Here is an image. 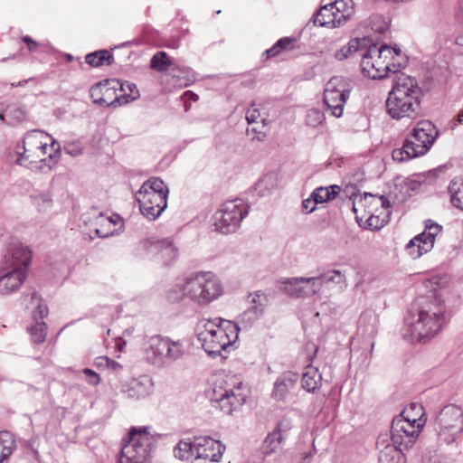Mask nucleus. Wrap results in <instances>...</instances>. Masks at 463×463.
<instances>
[{"mask_svg":"<svg viewBox=\"0 0 463 463\" xmlns=\"http://www.w3.org/2000/svg\"><path fill=\"white\" fill-rule=\"evenodd\" d=\"M108 356H99L94 360V365L98 369H107L108 368Z\"/></svg>","mask_w":463,"mask_h":463,"instance_id":"obj_57","label":"nucleus"},{"mask_svg":"<svg viewBox=\"0 0 463 463\" xmlns=\"http://www.w3.org/2000/svg\"><path fill=\"white\" fill-rule=\"evenodd\" d=\"M195 458L209 459L219 462L225 450V446L219 440L208 436L194 438Z\"/></svg>","mask_w":463,"mask_h":463,"instance_id":"obj_20","label":"nucleus"},{"mask_svg":"<svg viewBox=\"0 0 463 463\" xmlns=\"http://www.w3.org/2000/svg\"><path fill=\"white\" fill-rule=\"evenodd\" d=\"M185 347L182 340H172L167 336L154 335L148 341L146 359L157 365H165L182 359Z\"/></svg>","mask_w":463,"mask_h":463,"instance_id":"obj_9","label":"nucleus"},{"mask_svg":"<svg viewBox=\"0 0 463 463\" xmlns=\"http://www.w3.org/2000/svg\"><path fill=\"white\" fill-rule=\"evenodd\" d=\"M285 440L286 439L282 436H280V434H278L277 432L271 430L270 432L268 433L267 437L263 441V454L265 456H269L279 452L282 449V445L285 442Z\"/></svg>","mask_w":463,"mask_h":463,"instance_id":"obj_34","label":"nucleus"},{"mask_svg":"<svg viewBox=\"0 0 463 463\" xmlns=\"http://www.w3.org/2000/svg\"><path fill=\"white\" fill-rule=\"evenodd\" d=\"M456 43H457L458 46L463 47V33H462L461 34H459V35L456 38Z\"/></svg>","mask_w":463,"mask_h":463,"instance_id":"obj_62","label":"nucleus"},{"mask_svg":"<svg viewBox=\"0 0 463 463\" xmlns=\"http://www.w3.org/2000/svg\"><path fill=\"white\" fill-rule=\"evenodd\" d=\"M82 373L86 375L88 383L93 386H97L100 383V376L93 370L90 368L83 369Z\"/></svg>","mask_w":463,"mask_h":463,"instance_id":"obj_53","label":"nucleus"},{"mask_svg":"<svg viewBox=\"0 0 463 463\" xmlns=\"http://www.w3.org/2000/svg\"><path fill=\"white\" fill-rule=\"evenodd\" d=\"M86 62L91 67L110 65L114 62V56L108 50H99L85 56Z\"/></svg>","mask_w":463,"mask_h":463,"instance_id":"obj_35","label":"nucleus"},{"mask_svg":"<svg viewBox=\"0 0 463 463\" xmlns=\"http://www.w3.org/2000/svg\"><path fill=\"white\" fill-rule=\"evenodd\" d=\"M317 278L323 279V284L325 282H334L336 284H345L346 286V278L345 275L337 269L327 271Z\"/></svg>","mask_w":463,"mask_h":463,"instance_id":"obj_47","label":"nucleus"},{"mask_svg":"<svg viewBox=\"0 0 463 463\" xmlns=\"http://www.w3.org/2000/svg\"><path fill=\"white\" fill-rule=\"evenodd\" d=\"M171 296L174 300H181L184 297L199 306H206L219 298L223 293V287L218 277L213 272H196L187 277L183 284L175 285Z\"/></svg>","mask_w":463,"mask_h":463,"instance_id":"obj_4","label":"nucleus"},{"mask_svg":"<svg viewBox=\"0 0 463 463\" xmlns=\"http://www.w3.org/2000/svg\"><path fill=\"white\" fill-rule=\"evenodd\" d=\"M146 255L163 266L172 265L178 257V249L168 239L156 241L146 240Z\"/></svg>","mask_w":463,"mask_h":463,"instance_id":"obj_16","label":"nucleus"},{"mask_svg":"<svg viewBox=\"0 0 463 463\" xmlns=\"http://www.w3.org/2000/svg\"><path fill=\"white\" fill-rule=\"evenodd\" d=\"M434 431L441 444H452L463 433V410L454 404L444 406L435 416Z\"/></svg>","mask_w":463,"mask_h":463,"instance_id":"obj_7","label":"nucleus"},{"mask_svg":"<svg viewBox=\"0 0 463 463\" xmlns=\"http://www.w3.org/2000/svg\"><path fill=\"white\" fill-rule=\"evenodd\" d=\"M33 204L40 212L47 211L52 205V199L49 193H40L32 195Z\"/></svg>","mask_w":463,"mask_h":463,"instance_id":"obj_45","label":"nucleus"},{"mask_svg":"<svg viewBox=\"0 0 463 463\" xmlns=\"http://www.w3.org/2000/svg\"><path fill=\"white\" fill-rule=\"evenodd\" d=\"M377 447L379 449V463H406L404 451L407 449H402L401 446L389 440L387 434L379 436Z\"/></svg>","mask_w":463,"mask_h":463,"instance_id":"obj_21","label":"nucleus"},{"mask_svg":"<svg viewBox=\"0 0 463 463\" xmlns=\"http://www.w3.org/2000/svg\"><path fill=\"white\" fill-rule=\"evenodd\" d=\"M389 208L390 202L386 197L371 194H364L362 196L356 197L353 203V210L355 213L358 211H364L366 215L384 213L387 216L389 214Z\"/></svg>","mask_w":463,"mask_h":463,"instance_id":"obj_19","label":"nucleus"},{"mask_svg":"<svg viewBox=\"0 0 463 463\" xmlns=\"http://www.w3.org/2000/svg\"><path fill=\"white\" fill-rule=\"evenodd\" d=\"M144 188H145V183H143L141 184L139 190L135 194V199H136V201L138 203V208H139V211H140V213L142 214H145V205L143 204L142 199H141L142 191H143Z\"/></svg>","mask_w":463,"mask_h":463,"instance_id":"obj_56","label":"nucleus"},{"mask_svg":"<svg viewBox=\"0 0 463 463\" xmlns=\"http://www.w3.org/2000/svg\"><path fill=\"white\" fill-rule=\"evenodd\" d=\"M107 369L118 373L122 369V365L119 363L109 358Z\"/></svg>","mask_w":463,"mask_h":463,"instance_id":"obj_59","label":"nucleus"},{"mask_svg":"<svg viewBox=\"0 0 463 463\" xmlns=\"http://www.w3.org/2000/svg\"><path fill=\"white\" fill-rule=\"evenodd\" d=\"M383 214V213L366 215V222L368 227H370L373 230L380 229L383 225L384 222V220L380 221V216Z\"/></svg>","mask_w":463,"mask_h":463,"instance_id":"obj_52","label":"nucleus"},{"mask_svg":"<svg viewBox=\"0 0 463 463\" xmlns=\"http://www.w3.org/2000/svg\"><path fill=\"white\" fill-rule=\"evenodd\" d=\"M146 196L148 194L155 193L162 195H168V187L165 184L164 181L159 177H151L146 180Z\"/></svg>","mask_w":463,"mask_h":463,"instance_id":"obj_43","label":"nucleus"},{"mask_svg":"<svg viewBox=\"0 0 463 463\" xmlns=\"http://www.w3.org/2000/svg\"><path fill=\"white\" fill-rule=\"evenodd\" d=\"M423 238L420 237V234H418L417 236L412 238L406 245V250L412 259H417L420 257L422 254L430 251L421 250V245L423 244Z\"/></svg>","mask_w":463,"mask_h":463,"instance_id":"obj_44","label":"nucleus"},{"mask_svg":"<svg viewBox=\"0 0 463 463\" xmlns=\"http://www.w3.org/2000/svg\"><path fill=\"white\" fill-rule=\"evenodd\" d=\"M99 222L101 224V228L95 229V233L99 238H107L109 236H113L115 234V231H105L103 229L104 226H110L111 224H122L123 220L118 214H113L109 217H105L102 213H99L98 216Z\"/></svg>","mask_w":463,"mask_h":463,"instance_id":"obj_37","label":"nucleus"},{"mask_svg":"<svg viewBox=\"0 0 463 463\" xmlns=\"http://www.w3.org/2000/svg\"><path fill=\"white\" fill-rule=\"evenodd\" d=\"M52 137L45 132L33 129L28 131L22 140L15 146V154L17 158L15 163L28 168H33L35 163L46 162L45 155L49 153V159H53L61 151V146L56 140H52L51 144L48 141Z\"/></svg>","mask_w":463,"mask_h":463,"instance_id":"obj_5","label":"nucleus"},{"mask_svg":"<svg viewBox=\"0 0 463 463\" xmlns=\"http://www.w3.org/2000/svg\"><path fill=\"white\" fill-rule=\"evenodd\" d=\"M442 227L436 222L428 221L425 226V230L420 233V237L423 238L424 241L421 245V250H431L434 246L436 237L440 233Z\"/></svg>","mask_w":463,"mask_h":463,"instance_id":"obj_33","label":"nucleus"},{"mask_svg":"<svg viewBox=\"0 0 463 463\" xmlns=\"http://www.w3.org/2000/svg\"><path fill=\"white\" fill-rule=\"evenodd\" d=\"M422 97V90L415 79L399 75L386 99L387 113L396 120L415 119L421 115Z\"/></svg>","mask_w":463,"mask_h":463,"instance_id":"obj_2","label":"nucleus"},{"mask_svg":"<svg viewBox=\"0 0 463 463\" xmlns=\"http://www.w3.org/2000/svg\"><path fill=\"white\" fill-rule=\"evenodd\" d=\"M15 449V442L8 432H0V463L6 459Z\"/></svg>","mask_w":463,"mask_h":463,"instance_id":"obj_41","label":"nucleus"},{"mask_svg":"<svg viewBox=\"0 0 463 463\" xmlns=\"http://www.w3.org/2000/svg\"><path fill=\"white\" fill-rule=\"evenodd\" d=\"M118 90H125L119 80H105L92 86L90 95L95 104L102 107L121 105L123 97L117 93Z\"/></svg>","mask_w":463,"mask_h":463,"instance_id":"obj_14","label":"nucleus"},{"mask_svg":"<svg viewBox=\"0 0 463 463\" xmlns=\"http://www.w3.org/2000/svg\"><path fill=\"white\" fill-rule=\"evenodd\" d=\"M324 120V115L317 109H312L307 111V124L311 127L319 126Z\"/></svg>","mask_w":463,"mask_h":463,"instance_id":"obj_51","label":"nucleus"},{"mask_svg":"<svg viewBox=\"0 0 463 463\" xmlns=\"http://www.w3.org/2000/svg\"><path fill=\"white\" fill-rule=\"evenodd\" d=\"M424 414V409L421 404L418 402H411L396 417L402 418L408 423L416 426V428L422 429L426 423Z\"/></svg>","mask_w":463,"mask_h":463,"instance_id":"obj_26","label":"nucleus"},{"mask_svg":"<svg viewBox=\"0 0 463 463\" xmlns=\"http://www.w3.org/2000/svg\"><path fill=\"white\" fill-rule=\"evenodd\" d=\"M240 327L237 323L215 317L202 318L195 326L198 341L204 352L212 358L223 356L237 341Z\"/></svg>","mask_w":463,"mask_h":463,"instance_id":"obj_3","label":"nucleus"},{"mask_svg":"<svg viewBox=\"0 0 463 463\" xmlns=\"http://www.w3.org/2000/svg\"><path fill=\"white\" fill-rule=\"evenodd\" d=\"M313 22L315 25L327 26L331 28L339 27L342 24L338 16L335 15V10L331 4L322 6L314 15Z\"/></svg>","mask_w":463,"mask_h":463,"instance_id":"obj_28","label":"nucleus"},{"mask_svg":"<svg viewBox=\"0 0 463 463\" xmlns=\"http://www.w3.org/2000/svg\"><path fill=\"white\" fill-rule=\"evenodd\" d=\"M26 278L27 273L19 269L0 266V295H10L18 291Z\"/></svg>","mask_w":463,"mask_h":463,"instance_id":"obj_22","label":"nucleus"},{"mask_svg":"<svg viewBox=\"0 0 463 463\" xmlns=\"http://www.w3.org/2000/svg\"><path fill=\"white\" fill-rule=\"evenodd\" d=\"M67 153L72 156H77L80 154V151L67 150Z\"/></svg>","mask_w":463,"mask_h":463,"instance_id":"obj_64","label":"nucleus"},{"mask_svg":"<svg viewBox=\"0 0 463 463\" xmlns=\"http://www.w3.org/2000/svg\"><path fill=\"white\" fill-rule=\"evenodd\" d=\"M322 375L318 369L311 364L306 366L302 375V387L308 392H314L320 388Z\"/></svg>","mask_w":463,"mask_h":463,"instance_id":"obj_30","label":"nucleus"},{"mask_svg":"<svg viewBox=\"0 0 463 463\" xmlns=\"http://www.w3.org/2000/svg\"><path fill=\"white\" fill-rule=\"evenodd\" d=\"M23 41L28 45V49L30 52H34L38 47V43L28 35L24 36L23 38Z\"/></svg>","mask_w":463,"mask_h":463,"instance_id":"obj_58","label":"nucleus"},{"mask_svg":"<svg viewBox=\"0 0 463 463\" xmlns=\"http://www.w3.org/2000/svg\"><path fill=\"white\" fill-rule=\"evenodd\" d=\"M168 195L148 194L146 196V219L156 220L167 207Z\"/></svg>","mask_w":463,"mask_h":463,"instance_id":"obj_27","label":"nucleus"},{"mask_svg":"<svg viewBox=\"0 0 463 463\" xmlns=\"http://www.w3.org/2000/svg\"><path fill=\"white\" fill-rule=\"evenodd\" d=\"M35 323L29 327V332L31 335V339L34 344H42L44 342L47 332V326L43 321L37 317Z\"/></svg>","mask_w":463,"mask_h":463,"instance_id":"obj_42","label":"nucleus"},{"mask_svg":"<svg viewBox=\"0 0 463 463\" xmlns=\"http://www.w3.org/2000/svg\"><path fill=\"white\" fill-rule=\"evenodd\" d=\"M121 84L124 85L125 88V90H119L120 92H124V95H122L123 99H121L122 104L129 100H134L139 96L138 89L135 84L129 82Z\"/></svg>","mask_w":463,"mask_h":463,"instance_id":"obj_49","label":"nucleus"},{"mask_svg":"<svg viewBox=\"0 0 463 463\" xmlns=\"http://www.w3.org/2000/svg\"><path fill=\"white\" fill-rule=\"evenodd\" d=\"M260 117V114L259 112L258 109H250L246 113V119L249 124H252L257 122L258 118Z\"/></svg>","mask_w":463,"mask_h":463,"instance_id":"obj_55","label":"nucleus"},{"mask_svg":"<svg viewBox=\"0 0 463 463\" xmlns=\"http://www.w3.org/2000/svg\"><path fill=\"white\" fill-rule=\"evenodd\" d=\"M421 143L412 139V133L405 139L401 148L394 149L392 156L394 161L403 162L425 155L428 151H420L418 146Z\"/></svg>","mask_w":463,"mask_h":463,"instance_id":"obj_25","label":"nucleus"},{"mask_svg":"<svg viewBox=\"0 0 463 463\" xmlns=\"http://www.w3.org/2000/svg\"><path fill=\"white\" fill-rule=\"evenodd\" d=\"M282 290L294 298H307L317 294L323 287V279L294 277L280 280Z\"/></svg>","mask_w":463,"mask_h":463,"instance_id":"obj_13","label":"nucleus"},{"mask_svg":"<svg viewBox=\"0 0 463 463\" xmlns=\"http://www.w3.org/2000/svg\"><path fill=\"white\" fill-rule=\"evenodd\" d=\"M457 121L459 123V124H462L463 123V110H461L458 115V118H457Z\"/></svg>","mask_w":463,"mask_h":463,"instance_id":"obj_63","label":"nucleus"},{"mask_svg":"<svg viewBox=\"0 0 463 463\" xmlns=\"http://www.w3.org/2000/svg\"><path fill=\"white\" fill-rule=\"evenodd\" d=\"M23 302L26 305L27 307L34 309L33 312V317L34 319L37 317L43 319L45 317H47L48 307L46 305L43 304V299L36 291L24 294L23 296Z\"/></svg>","mask_w":463,"mask_h":463,"instance_id":"obj_29","label":"nucleus"},{"mask_svg":"<svg viewBox=\"0 0 463 463\" xmlns=\"http://www.w3.org/2000/svg\"><path fill=\"white\" fill-rule=\"evenodd\" d=\"M184 96L194 101H196L198 99V95L191 90L185 91Z\"/></svg>","mask_w":463,"mask_h":463,"instance_id":"obj_61","label":"nucleus"},{"mask_svg":"<svg viewBox=\"0 0 463 463\" xmlns=\"http://www.w3.org/2000/svg\"><path fill=\"white\" fill-rule=\"evenodd\" d=\"M249 298H251L250 306L239 317V323L244 328L251 327L264 315L269 303L268 296L261 291L250 294Z\"/></svg>","mask_w":463,"mask_h":463,"instance_id":"obj_18","label":"nucleus"},{"mask_svg":"<svg viewBox=\"0 0 463 463\" xmlns=\"http://www.w3.org/2000/svg\"><path fill=\"white\" fill-rule=\"evenodd\" d=\"M411 133L412 139L421 143L418 146L420 151H429L439 134L436 127L429 120L418 122Z\"/></svg>","mask_w":463,"mask_h":463,"instance_id":"obj_23","label":"nucleus"},{"mask_svg":"<svg viewBox=\"0 0 463 463\" xmlns=\"http://www.w3.org/2000/svg\"><path fill=\"white\" fill-rule=\"evenodd\" d=\"M335 10V15L344 24L354 14V4L353 0H335L330 3Z\"/></svg>","mask_w":463,"mask_h":463,"instance_id":"obj_31","label":"nucleus"},{"mask_svg":"<svg viewBox=\"0 0 463 463\" xmlns=\"http://www.w3.org/2000/svg\"><path fill=\"white\" fill-rule=\"evenodd\" d=\"M292 420L288 417H283L272 430L274 432L280 434L285 439L288 437L289 430L292 429Z\"/></svg>","mask_w":463,"mask_h":463,"instance_id":"obj_50","label":"nucleus"},{"mask_svg":"<svg viewBox=\"0 0 463 463\" xmlns=\"http://www.w3.org/2000/svg\"><path fill=\"white\" fill-rule=\"evenodd\" d=\"M31 259L32 251L28 246L21 242H12L8 245L0 266L19 269L27 273Z\"/></svg>","mask_w":463,"mask_h":463,"instance_id":"obj_17","label":"nucleus"},{"mask_svg":"<svg viewBox=\"0 0 463 463\" xmlns=\"http://www.w3.org/2000/svg\"><path fill=\"white\" fill-rule=\"evenodd\" d=\"M428 293L419 296L405 319V335L411 341H427L439 333L446 323L445 290L439 279L424 282Z\"/></svg>","mask_w":463,"mask_h":463,"instance_id":"obj_1","label":"nucleus"},{"mask_svg":"<svg viewBox=\"0 0 463 463\" xmlns=\"http://www.w3.org/2000/svg\"><path fill=\"white\" fill-rule=\"evenodd\" d=\"M118 463H145V427L130 430L123 440Z\"/></svg>","mask_w":463,"mask_h":463,"instance_id":"obj_12","label":"nucleus"},{"mask_svg":"<svg viewBox=\"0 0 463 463\" xmlns=\"http://www.w3.org/2000/svg\"><path fill=\"white\" fill-rule=\"evenodd\" d=\"M248 213L249 206L242 200L227 201L213 214L215 230L223 234L235 232Z\"/></svg>","mask_w":463,"mask_h":463,"instance_id":"obj_10","label":"nucleus"},{"mask_svg":"<svg viewBox=\"0 0 463 463\" xmlns=\"http://www.w3.org/2000/svg\"><path fill=\"white\" fill-rule=\"evenodd\" d=\"M340 191L338 185H331L329 187H318L311 193V196L315 203H323L333 200Z\"/></svg>","mask_w":463,"mask_h":463,"instance_id":"obj_38","label":"nucleus"},{"mask_svg":"<svg viewBox=\"0 0 463 463\" xmlns=\"http://www.w3.org/2000/svg\"><path fill=\"white\" fill-rule=\"evenodd\" d=\"M420 430L421 429L395 416L392 422L389 440L402 449H409L416 442Z\"/></svg>","mask_w":463,"mask_h":463,"instance_id":"obj_15","label":"nucleus"},{"mask_svg":"<svg viewBox=\"0 0 463 463\" xmlns=\"http://www.w3.org/2000/svg\"><path fill=\"white\" fill-rule=\"evenodd\" d=\"M292 43V39L288 37H284L279 39L270 49L267 50L265 52L269 57H274L279 54L281 51L286 50Z\"/></svg>","mask_w":463,"mask_h":463,"instance_id":"obj_48","label":"nucleus"},{"mask_svg":"<svg viewBox=\"0 0 463 463\" xmlns=\"http://www.w3.org/2000/svg\"><path fill=\"white\" fill-rule=\"evenodd\" d=\"M351 90L352 83L347 78L334 76L327 81L324 90V103L335 118L343 115Z\"/></svg>","mask_w":463,"mask_h":463,"instance_id":"obj_11","label":"nucleus"},{"mask_svg":"<svg viewBox=\"0 0 463 463\" xmlns=\"http://www.w3.org/2000/svg\"><path fill=\"white\" fill-rule=\"evenodd\" d=\"M174 455L181 460L189 459L192 456L195 457L194 440H180L174 449Z\"/></svg>","mask_w":463,"mask_h":463,"instance_id":"obj_40","label":"nucleus"},{"mask_svg":"<svg viewBox=\"0 0 463 463\" xmlns=\"http://www.w3.org/2000/svg\"><path fill=\"white\" fill-rule=\"evenodd\" d=\"M151 68L159 71L168 70L170 66V61L165 52H158L151 59Z\"/></svg>","mask_w":463,"mask_h":463,"instance_id":"obj_46","label":"nucleus"},{"mask_svg":"<svg viewBox=\"0 0 463 463\" xmlns=\"http://www.w3.org/2000/svg\"><path fill=\"white\" fill-rule=\"evenodd\" d=\"M366 43L365 38H354L349 41L347 45L343 46L335 52V58L338 61H343L351 57L354 53L359 52L363 48H365Z\"/></svg>","mask_w":463,"mask_h":463,"instance_id":"obj_32","label":"nucleus"},{"mask_svg":"<svg viewBox=\"0 0 463 463\" xmlns=\"http://www.w3.org/2000/svg\"><path fill=\"white\" fill-rule=\"evenodd\" d=\"M448 189L452 205L463 211V178L456 177L451 180Z\"/></svg>","mask_w":463,"mask_h":463,"instance_id":"obj_36","label":"nucleus"},{"mask_svg":"<svg viewBox=\"0 0 463 463\" xmlns=\"http://www.w3.org/2000/svg\"><path fill=\"white\" fill-rule=\"evenodd\" d=\"M247 396V390L241 383H238L233 377L228 380L221 378L213 385L211 400L216 408L230 415L244 404Z\"/></svg>","mask_w":463,"mask_h":463,"instance_id":"obj_6","label":"nucleus"},{"mask_svg":"<svg viewBox=\"0 0 463 463\" xmlns=\"http://www.w3.org/2000/svg\"><path fill=\"white\" fill-rule=\"evenodd\" d=\"M298 375L291 371L285 372L274 383L272 397L276 401H286L292 390L296 388Z\"/></svg>","mask_w":463,"mask_h":463,"instance_id":"obj_24","label":"nucleus"},{"mask_svg":"<svg viewBox=\"0 0 463 463\" xmlns=\"http://www.w3.org/2000/svg\"><path fill=\"white\" fill-rule=\"evenodd\" d=\"M392 55L390 56V61L394 60L395 57L401 56V49L400 48H391Z\"/></svg>","mask_w":463,"mask_h":463,"instance_id":"obj_60","label":"nucleus"},{"mask_svg":"<svg viewBox=\"0 0 463 463\" xmlns=\"http://www.w3.org/2000/svg\"><path fill=\"white\" fill-rule=\"evenodd\" d=\"M392 55L391 47L388 45H370L362 54L361 69L363 73L372 79H382L387 76L389 71L396 72L401 67L390 61Z\"/></svg>","mask_w":463,"mask_h":463,"instance_id":"obj_8","label":"nucleus"},{"mask_svg":"<svg viewBox=\"0 0 463 463\" xmlns=\"http://www.w3.org/2000/svg\"><path fill=\"white\" fill-rule=\"evenodd\" d=\"M317 203L313 200L312 196L310 195L307 199H305L302 202V211L305 213H311L316 210Z\"/></svg>","mask_w":463,"mask_h":463,"instance_id":"obj_54","label":"nucleus"},{"mask_svg":"<svg viewBox=\"0 0 463 463\" xmlns=\"http://www.w3.org/2000/svg\"><path fill=\"white\" fill-rule=\"evenodd\" d=\"M278 185L277 175L274 173L265 175L257 184L256 191L261 196H264L274 190Z\"/></svg>","mask_w":463,"mask_h":463,"instance_id":"obj_39","label":"nucleus"}]
</instances>
